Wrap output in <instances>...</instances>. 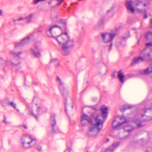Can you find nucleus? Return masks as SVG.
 Wrapping results in <instances>:
<instances>
[{
  "instance_id": "nucleus-4",
  "label": "nucleus",
  "mask_w": 152,
  "mask_h": 152,
  "mask_svg": "<svg viewBox=\"0 0 152 152\" xmlns=\"http://www.w3.org/2000/svg\"><path fill=\"white\" fill-rule=\"evenodd\" d=\"M117 30V28H115L110 32H104L101 34L102 42L105 44H108L109 46V51L112 49V41L116 35Z\"/></svg>"
},
{
  "instance_id": "nucleus-38",
  "label": "nucleus",
  "mask_w": 152,
  "mask_h": 152,
  "mask_svg": "<svg viewBox=\"0 0 152 152\" xmlns=\"http://www.w3.org/2000/svg\"><path fill=\"white\" fill-rule=\"evenodd\" d=\"M22 127H23L25 129H27V127L25 125H23L22 126Z\"/></svg>"
},
{
  "instance_id": "nucleus-44",
  "label": "nucleus",
  "mask_w": 152,
  "mask_h": 152,
  "mask_svg": "<svg viewBox=\"0 0 152 152\" xmlns=\"http://www.w3.org/2000/svg\"><path fill=\"white\" fill-rule=\"evenodd\" d=\"M65 110L66 113L67 110H66V106L65 107Z\"/></svg>"
},
{
  "instance_id": "nucleus-48",
  "label": "nucleus",
  "mask_w": 152,
  "mask_h": 152,
  "mask_svg": "<svg viewBox=\"0 0 152 152\" xmlns=\"http://www.w3.org/2000/svg\"><path fill=\"white\" fill-rule=\"evenodd\" d=\"M4 62H5V63L6 64H7V62H6V61H4Z\"/></svg>"
},
{
  "instance_id": "nucleus-30",
  "label": "nucleus",
  "mask_w": 152,
  "mask_h": 152,
  "mask_svg": "<svg viewBox=\"0 0 152 152\" xmlns=\"http://www.w3.org/2000/svg\"><path fill=\"white\" fill-rule=\"evenodd\" d=\"M149 2L148 1H146L145 2H143L142 6L146 7L149 4Z\"/></svg>"
},
{
  "instance_id": "nucleus-36",
  "label": "nucleus",
  "mask_w": 152,
  "mask_h": 152,
  "mask_svg": "<svg viewBox=\"0 0 152 152\" xmlns=\"http://www.w3.org/2000/svg\"><path fill=\"white\" fill-rule=\"evenodd\" d=\"M37 149L39 151H40L41 150V147L40 146H38L37 147Z\"/></svg>"
},
{
  "instance_id": "nucleus-27",
  "label": "nucleus",
  "mask_w": 152,
  "mask_h": 152,
  "mask_svg": "<svg viewBox=\"0 0 152 152\" xmlns=\"http://www.w3.org/2000/svg\"><path fill=\"white\" fill-rule=\"evenodd\" d=\"M105 23V20L103 18H101L98 23L99 26L101 27L103 26Z\"/></svg>"
},
{
  "instance_id": "nucleus-16",
  "label": "nucleus",
  "mask_w": 152,
  "mask_h": 152,
  "mask_svg": "<svg viewBox=\"0 0 152 152\" xmlns=\"http://www.w3.org/2000/svg\"><path fill=\"white\" fill-rule=\"evenodd\" d=\"M56 28H58L60 29L61 28L60 27L58 26L57 25H54L51 27L49 26L48 27V29L46 30V32L47 34L49 37H53L52 33V31Z\"/></svg>"
},
{
  "instance_id": "nucleus-26",
  "label": "nucleus",
  "mask_w": 152,
  "mask_h": 152,
  "mask_svg": "<svg viewBox=\"0 0 152 152\" xmlns=\"http://www.w3.org/2000/svg\"><path fill=\"white\" fill-rule=\"evenodd\" d=\"M135 11L139 13H146V10H143L136 7L135 9Z\"/></svg>"
},
{
  "instance_id": "nucleus-15",
  "label": "nucleus",
  "mask_w": 152,
  "mask_h": 152,
  "mask_svg": "<svg viewBox=\"0 0 152 152\" xmlns=\"http://www.w3.org/2000/svg\"><path fill=\"white\" fill-rule=\"evenodd\" d=\"M133 1L131 0H126V6L127 9L131 13H133L135 10L132 6Z\"/></svg>"
},
{
  "instance_id": "nucleus-23",
  "label": "nucleus",
  "mask_w": 152,
  "mask_h": 152,
  "mask_svg": "<svg viewBox=\"0 0 152 152\" xmlns=\"http://www.w3.org/2000/svg\"><path fill=\"white\" fill-rule=\"evenodd\" d=\"M131 106L130 105L126 104L122 107L120 109L121 111H124L126 109L131 108Z\"/></svg>"
},
{
  "instance_id": "nucleus-40",
  "label": "nucleus",
  "mask_w": 152,
  "mask_h": 152,
  "mask_svg": "<svg viewBox=\"0 0 152 152\" xmlns=\"http://www.w3.org/2000/svg\"><path fill=\"white\" fill-rule=\"evenodd\" d=\"M129 37V36H128L127 37H123V39H126V38H128Z\"/></svg>"
},
{
  "instance_id": "nucleus-29",
  "label": "nucleus",
  "mask_w": 152,
  "mask_h": 152,
  "mask_svg": "<svg viewBox=\"0 0 152 152\" xmlns=\"http://www.w3.org/2000/svg\"><path fill=\"white\" fill-rule=\"evenodd\" d=\"M8 104H9L11 107H14L15 109H16V105L14 102H9Z\"/></svg>"
},
{
  "instance_id": "nucleus-22",
  "label": "nucleus",
  "mask_w": 152,
  "mask_h": 152,
  "mask_svg": "<svg viewBox=\"0 0 152 152\" xmlns=\"http://www.w3.org/2000/svg\"><path fill=\"white\" fill-rule=\"evenodd\" d=\"M135 4L136 6L141 7L143 4V0H136Z\"/></svg>"
},
{
  "instance_id": "nucleus-46",
  "label": "nucleus",
  "mask_w": 152,
  "mask_h": 152,
  "mask_svg": "<svg viewBox=\"0 0 152 152\" xmlns=\"http://www.w3.org/2000/svg\"><path fill=\"white\" fill-rule=\"evenodd\" d=\"M151 24H152V19L151 20Z\"/></svg>"
},
{
  "instance_id": "nucleus-28",
  "label": "nucleus",
  "mask_w": 152,
  "mask_h": 152,
  "mask_svg": "<svg viewBox=\"0 0 152 152\" xmlns=\"http://www.w3.org/2000/svg\"><path fill=\"white\" fill-rule=\"evenodd\" d=\"M64 0H56L57 2L56 6H60L61 3L64 1Z\"/></svg>"
},
{
  "instance_id": "nucleus-21",
  "label": "nucleus",
  "mask_w": 152,
  "mask_h": 152,
  "mask_svg": "<svg viewBox=\"0 0 152 152\" xmlns=\"http://www.w3.org/2000/svg\"><path fill=\"white\" fill-rule=\"evenodd\" d=\"M145 38L147 40H148L149 39L152 38V32L149 31H148L145 35Z\"/></svg>"
},
{
  "instance_id": "nucleus-14",
  "label": "nucleus",
  "mask_w": 152,
  "mask_h": 152,
  "mask_svg": "<svg viewBox=\"0 0 152 152\" xmlns=\"http://www.w3.org/2000/svg\"><path fill=\"white\" fill-rule=\"evenodd\" d=\"M23 53V52L20 51L18 53L15 52L14 51H10V54L12 55L13 56L15 57V63H14L13 62H11V64L12 66L14 65H17L18 64H20V62L18 60V63H16L15 62V61H16V59L18 58V59L19 56L21 55Z\"/></svg>"
},
{
  "instance_id": "nucleus-33",
  "label": "nucleus",
  "mask_w": 152,
  "mask_h": 152,
  "mask_svg": "<svg viewBox=\"0 0 152 152\" xmlns=\"http://www.w3.org/2000/svg\"><path fill=\"white\" fill-rule=\"evenodd\" d=\"M145 152H152V148L151 147L148 148Z\"/></svg>"
},
{
  "instance_id": "nucleus-52",
  "label": "nucleus",
  "mask_w": 152,
  "mask_h": 152,
  "mask_svg": "<svg viewBox=\"0 0 152 152\" xmlns=\"http://www.w3.org/2000/svg\"><path fill=\"white\" fill-rule=\"evenodd\" d=\"M34 100V99H33V101Z\"/></svg>"
},
{
  "instance_id": "nucleus-6",
  "label": "nucleus",
  "mask_w": 152,
  "mask_h": 152,
  "mask_svg": "<svg viewBox=\"0 0 152 152\" xmlns=\"http://www.w3.org/2000/svg\"><path fill=\"white\" fill-rule=\"evenodd\" d=\"M144 115H137L133 120V122L135 123L138 127H140L143 126L145 124L144 123L147 121H149L152 120V117L146 116L143 120H141L140 118V117H143Z\"/></svg>"
},
{
  "instance_id": "nucleus-34",
  "label": "nucleus",
  "mask_w": 152,
  "mask_h": 152,
  "mask_svg": "<svg viewBox=\"0 0 152 152\" xmlns=\"http://www.w3.org/2000/svg\"><path fill=\"white\" fill-rule=\"evenodd\" d=\"M24 20H25L24 18L23 17L17 19V20L20 21H22Z\"/></svg>"
},
{
  "instance_id": "nucleus-20",
  "label": "nucleus",
  "mask_w": 152,
  "mask_h": 152,
  "mask_svg": "<svg viewBox=\"0 0 152 152\" xmlns=\"http://www.w3.org/2000/svg\"><path fill=\"white\" fill-rule=\"evenodd\" d=\"M34 15V14L31 13L24 18L25 20L27 23H30L32 22V18Z\"/></svg>"
},
{
  "instance_id": "nucleus-17",
  "label": "nucleus",
  "mask_w": 152,
  "mask_h": 152,
  "mask_svg": "<svg viewBox=\"0 0 152 152\" xmlns=\"http://www.w3.org/2000/svg\"><path fill=\"white\" fill-rule=\"evenodd\" d=\"M36 113L34 114L32 110L30 111V113H31L37 120V116L42 114V110L41 107L39 106H38L37 109L36 111Z\"/></svg>"
},
{
  "instance_id": "nucleus-2",
  "label": "nucleus",
  "mask_w": 152,
  "mask_h": 152,
  "mask_svg": "<svg viewBox=\"0 0 152 152\" xmlns=\"http://www.w3.org/2000/svg\"><path fill=\"white\" fill-rule=\"evenodd\" d=\"M122 126H124V130L129 132H131L134 128L129 125V122L124 116H121L117 117L113 122V127L114 129H118Z\"/></svg>"
},
{
  "instance_id": "nucleus-10",
  "label": "nucleus",
  "mask_w": 152,
  "mask_h": 152,
  "mask_svg": "<svg viewBox=\"0 0 152 152\" xmlns=\"http://www.w3.org/2000/svg\"><path fill=\"white\" fill-rule=\"evenodd\" d=\"M32 38V35L30 36H27L22 40L19 42H16L15 44V48H16L18 47H19L22 46L26 45L28 44L30 41L31 38Z\"/></svg>"
},
{
  "instance_id": "nucleus-32",
  "label": "nucleus",
  "mask_w": 152,
  "mask_h": 152,
  "mask_svg": "<svg viewBox=\"0 0 152 152\" xmlns=\"http://www.w3.org/2000/svg\"><path fill=\"white\" fill-rule=\"evenodd\" d=\"M45 0H34V3L35 4H36L40 1H45Z\"/></svg>"
},
{
  "instance_id": "nucleus-47",
  "label": "nucleus",
  "mask_w": 152,
  "mask_h": 152,
  "mask_svg": "<svg viewBox=\"0 0 152 152\" xmlns=\"http://www.w3.org/2000/svg\"><path fill=\"white\" fill-rule=\"evenodd\" d=\"M107 141H109V140L108 139H107Z\"/></svg>"
},
{
  "instance_id": "nucleus-31",
  "label": "nucleus",
  "mask_w": 152,
  "mask_h": 152,
  "mask_svg": "<svg viewBox=\"0 0 152 152\" xmlns=\"http://www.w3.org/2000/svg\"><path fill=\"white\" fill-rule=\"evenodd\" d=\"M145 45L148 47L152 46V42H147L145 44Z\"/></svg>"
},
{
  "instance_id": "nucleus-18",
  "label": "nucleus",
  "mask_w": 152,
  "mask_h": 152,
  "mask_svg": "<svg viewBox=\"0 0 152 152\" xmlns=\"http://www.w3.org/2000/svg\"><path fill=\"white\" fill-rule=\"evenodd\" d=\"M117 77L121 83H123L125 82V75L121 70H119L118 72Z\"/></svg>"
},
{
  "instance_id": "nucleus-35",
  "label": "nucleus",
  "mask_w": 152,
  "mask_h": 152,
  "mask_svg": "<svg viewBox=\"0 0 152 152\" xmlns=\"http://www.w3.org/2000/svg\"><path fill=\"white\" fill-rule=\"evenodd\" d=\"M61 22L64 24V25L65 26L66 25V23L64 20H61Z\"/></svg>"
},
{
  "instance_id": "nucleus-8",
  "label": "nucleus",
  "mask_w": 152,
  "mask_h": 152,
  "mask_svg": "<svg viewBox=\"0 0 152 152\" xmlns=\"http://www.w3.org/2000/svg\"><path fill=\"white\" fill-rule=\"evenodd\" d=\"M56 80L58 84L59 89L61 94L63 96H66L68 94V91L65 86L64 83L58 76L57 77Z\"/></svg>"
},
{
  "instance_id": "nucleus-43",
  "label": "nucleus",
  "mask_w": 152,
  "mask_h": 152,
  "mask_svg": "<svg viewBox=\"0 0 152 152\" xmlns=\"http://www.w3.org/2000/svg\"><path fill=\"white\" fill-rule=\"evenodd\" d=\"M4 122L5 123H6V121H5V117H4Z\"/></svg>"
},
{
  "instance_id": "nucleus-13",
  "label": "nucleus",
  "mask_w": 152,
  "mask_h": 152,
  "mask_svg": "<svg viewBox=\"0 0 152 152\" xmlns=\"http://www.w3.org/2000/svg\"><path fill=\"white\" fill-rule=\"evenodd\" d=\"M40 43V41L36 42L34 45V48H31V51L32 53L36 57L39 58L41 56V54L38 49V46Z\"/></svg>"
},
{
  "instance_id": "nucleus-19",
  "label": "nucleus",
  "mask_w": 152,
  "mask_h": 152,
  "mask_svg": "<svg viewBox=\"0 0 152 152\" xmlns=\"http://www.w3.org/2000/svg\"><path fill=\"white\" fill-rule=\"evenodd\" d=\"M119 143V142L114 143L111 147L108 148L106 150L105 152H113L115 148L118 145Z\"/></svg>"
},
{
  "instance_id": "nucleus-3",
  "label": "nucleus",
  "mask_w": 152,
  "mask_h": 152,
  "mask_svg": "<svg viewBox=\"0 0 152 152\" xmlns=\"http://www.w3.org/2000/svg\"><path fill=\"white\" fill-rule=\"evenodd\" d=\"M144 61H149L150 62V64L146 69L140 70V73L142 75H146L152 72V58H151L149 53L145 54L143 58L140 56L134 58L133 60L132 64L133 66Z\"/></svg>"
},
{
  "instance_id": "nucleus-37",
  "label": "nucleus",
  "mask_w": 152,
  "mask_h": 152,
  "mask_svg": "<svg viewBox=\"0 0 152 152\" xmlns=\"http://www.w3.org/2000/svg\"><path fill=\"white\" fill-rule=\"evenodd\" d=\"M144 17V18H148L147 15L146 14H145Z\"/></svg>"
},
{
  "instance_id": "nucleus-7",
  "label": "nucleus",
  "mask_w": 152,
  "mask_h": 152,
  "mask_svg": "<svg viewBox=\"0 0 152 152\" xmlns=\"http://www.w3.org/2000/svg\"><path fill=\"white\" fill-rule=\"evenodd\" d=\"M74 45V40L70 39L69 37L67 35V38H66L64 43L62 45V48L65 53L64 55L68 54V50L70 47Z\"/></svg>"
},
{
  "instance_id": "nucleus-45",
  "label": "nucleus",
  "mask_w": 152,
  "mask_h": 152,
  "mask_svg": "<svg viewBox=\"0 0 152 152\" xmlns=\"http://www.w3.org/2000/svg\"><path fill=\"white\" fill-rule=\"evenodd\" d=\"M37 31H39V32H41V31L39 30H37Z\"/></svg>"
},
{
  "instance_id": "nucleus-24",
  "label": "nucleus",
  "mask_w": 152,
  "mask_h": 152,
  "mask_svg": "<svg viewBox=\"0 0 152 152\" xmlns=\"http://www.w3.org/2000/svg\"><path fill=\"white\" fill-rule=\"evenodd\" d=\"M107 14L109 17H111L113 15V10L111 8L107 10Z\"/></svg>"
},
{
  "instance_id": "nucleus-51",
  "label": "nucleus",
  "mask_w": 152,
  "mask_h": 152,
  "mask_svg": "<svg viewBox=\"0 0 152 152\" xmlns=\"http://www.w3.org/2000/svg\"><path fill=\"white\" fill-rule=\"evenodd\" d=\"M73 106H71V107H72V108H73Z\"/></svg>"
},
{
  "instance_id": "nucleus-11",
  "label": "nucleus",
  "mask_w": 152,
  "mask_h": 152,
  "mask_svg": "<svg viewBox=\"0 0 152 152\" xmlns=\"http://www.w3.org/2000/svg\"><path fill=\"white\" fill-rule=\"evenodd\" d=\"M101 114L98 115L96 117L99 116V118L103 121L104 122L106 119L107 115L108 108L105 106H102L101 107Z\"/></svg>"
},
{
  "instance_id": "nucleus-41",
  "label": "nucleus",
  "mask_w": 152,
  "mask_h": 152,
  "mask_svg": "<svg viewBox=\"0 0 152 152\" xmlns=\"http://www.w3.org/2000/svg\"><path fill=\"white\" fill-rule=\"evenodd\" d=\"M143 111L144 113H146L147 112L146 110V109H143Z\"/></svg>"
},
{
  "instance_id": "nucleus-9",
  "label": "nucleus",
  "mask_w": 152,
  "mask_h": 152,
  "mask_svg": "<svg viewBox=\"0 0 152 152\" xmlns=\"http://www.w3.org/2000/svg\"><path fill=\"white\" fill-rule=\"evenodd\" d=\"M55 115L52 113L51 115L50 124L52 129V134L57 133L59 132V128L56 126V121L55 119Z\"/></svg>"
},
{
  "instance_id": "nucleus-50",
  "label": "nucleus",
  "mask_w": 152,
  "mask_h": 152,
  "mask_svg": "<svg viewBox=\"0 0 152 152\" xmlns=\"http://www.w3.org/2000/svg\"><path fill=\"white\" fill-rule=\"evenodd\" d=\"M84 107L83 108L82 110V112H83V110Z\"/></svg>"
},
{
  "instance_id": "nucleus-39",
  "label": "nucleus",
  "mask_w": 152,
  "mask_h": 152,
  "mask_svg": "<svg viewBox=\"0 0 152 152\" xmlns=\"http://www.w3.org/2000/svg\"><path fill=\"white\" fill-rule=\"evenodd\" d=\"M2 14V11L1 10H0V16Z\"/></svg>"
},
{
  "instance_id": "nucleus-49",
  "label": "nucleus",
  "mask_w": 152,
  "mask_h": 152,
  "mask_svg": "<svg viewBox=\"0 0 152 152\" xmlns=\"http://www.w3.org/2000/svg\"><path fill=\"white\" fill-rule=\"evenodd\" d=\"M88 107H92V106H88Z\"/></svg>"
},
{
  "instance_id": "nucleus-5",
  "label": "nucleus",
  "mask_w": 152,
  "mask_h": 152,
  "mask_svg": "<svg viewBox=\"0 0 152 152\" xmlns=\"http://www.w3.org/2000/svg\"><path fill=\"white\" fill-rule=\"evenodd\" d=\"M37 140L30 134H26L23 136L20 139V142L22 146L27 148L31 147L36 143Z\"/></svg>"
},
{
  "instance_id": "nucleus-42",
  "label": "nucleus",
  "mask_w": 152,
  "mask_h": 152,
  "mask_svg": "<svg viewBox=\"0 0 152 152\" xmlns=\"http://www.w3.org/2000/svg\"><path fill=\"white\" fill-rule=\"evenodd\" d=\"M112 77H115V74H113L112 75Z\"/></svg>"
},
{
  "instance_id": "nucleus-1",
  "label": "nucleus",
  "mask_w": 152,
  "mask_h": 152,
  "mask_svg": "<svg viewBox=\"0 0 152 152\" xmlns=\"http://www.w3.org/2000/svg\"><path fill=\"white\" fill-rule=\"evenodd\" d=\"M80 117L81 125L85 126L88 123L91 124L92 126L89 129V134H91L93 137H95L102 128L104 121L99 118V116L95 118L94 121H92L91 117L83 112Z\"/></svg>"
},
{
  "instance_id": "nucleus-25",
  "label": "nucleus",
  "mask_w": 152,
  "mask_h": 152,
  "mask_svg": "<svg viewBox=\"0 0 152 152\" xmlns=\"http://www.w3.org/2000/svg\"><path fill=\"white\" fill-rule=\"evenodd\" d=\"M50 62L54 63L56 66L59 65V61L56 58L51 59Z\"/></svg>"
},
{
  "instance_id": "nucleus-12",
  "label": "nucleus",
  "mask_w": 152,
  "mask_h": 152,
  "mask_svg": "<svg viewBox=\"0 0 152 152\" xmlns=\"http://www.w3.org/2000/svg\"><path fill=\"white\" fill-rule=\"evenodd\" d=\"M68 34L66 32L63 33L57 37H55V39L58 42L59 45H60L61 44L64 43L66 38H67Z\"/></svg>"
}]
</instances>
